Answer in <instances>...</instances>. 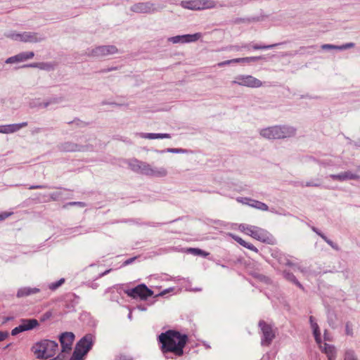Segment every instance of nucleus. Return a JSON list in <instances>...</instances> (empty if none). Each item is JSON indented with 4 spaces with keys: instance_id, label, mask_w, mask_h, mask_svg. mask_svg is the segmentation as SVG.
<instances>
[{
    "instance_id": "15",
    "label": "nucleus",
    "mask_w": 360,
    "mask_h": 360,
    "mask_svg": "<svg viewBox=\"0 0 360 360\" xmlns=\"http://www.w3.org/2000/svg\"><path fill=\"white\" fill-rule=\"evenodd\" d=\"M233 4V2L231 0H221L219 2H215L213 0H198L199 11L214 8L217 5L220 6H229Z\"/></svg>"
},
{
    "instance_id": "12",
    "label": "nucleus",
    "mask_w": 360,
    "mask_h": 360,
    "mask_svg": "<svg viewBox=\"0 0 360 360\" xmlns=\"http://www.w3.org/2000/svg\"><path fill=\"white\" fill-rule=\"evenodd\" d=\"M127 294L133 298L139 297L141 300H146L153 295V291L142 284L129 290Z\"/></svg>"
},
{
    "instance_id": "36",
    "label": "nucleus",
    "mask_w": 360,
    "mask_h": 360,
    "mask_svg": "<svg viewBox=\"0 0 360 360\" xmlns=\"http://www.w3.org/2000/svg\"><path fill=\"white\" fill-rule=\"evenodd\" d=\"M321 238L334 250H339L340 248L338 245L333 243L332 240L328 239L325 235H321Z\"/></svg>"
},
{
    "instance_id": "37",
    "label": "nucleus",
    "mask_w": 360,
    "mask_h": 360,
    "mask_svg": "<svg viewBox=\"0 0 360 360\" xmlns=\"http://www.w3.org/2000/svg\"><path fill=\"white\" fill-rule=\"evenodd\" d=\"M345 334L349 336H353V326L352 324L349 322L346 323L345 324Z\"/></svg>"
},
{
    "instance_id": "9",
    "label": "nucleus",
    "mask_w": 360,
    "mask_h": 360,
    "mask_svg": "<svg viewBox=\"0 0 360 360\" xmlns=\"http://www.w3.org/2000/svg\"><path fill=\"white\" fill-rule=\"evenodd\" d=\"M249 236L257 240L268 244H274L275 242L273 236L267 231L255 226H252Z\"/></svg>"
},
{
    "instance_id": "58",
    "label": "nucleus",
    "mask_w": 360,
    "mask_h": 360,
    "mask_svg": "<svg viewBox=\"0 0 360 360\" xmlns=\"http://www.w3.org/2000/svg\"><path fill=\"white\" fill-rule=\"evenodd\" d=\"M252 202L258 203V202H259V201H258V200H252Z\"/></svg>"
},
{
    "instance_id": "17",
    "label": "nucleus",
    "mask_w": 360,
    "mask_h": 360,
    "mask_svg": "<svg viewBox=\"0 0 360 360\" xmlns=\"http://www.w3.org/2000/svg\"><path fill=\"white\" fill-rule=\"evenodd\" d=\"M131 10L136 13H148L158 11L159 9L150 2H144L134 4Z\"/></svg>"
},
{
    "instance_id": "29",
    "label": "nucleus",
    "mask_w": 360,
    "mask_h": 360,
    "mask_svg": "<svg viewBox=\"0 0 360 360\" xmlns=\"http://www.w3.org/2000/svg\"><path fill=\"white\" fill-rule=\"evenodd\" d=\"M283 276L288 281L295 283L300 288L303 289L302 285L297 280L292 273L284 271Z\"/></svg>"
},
{
    "instance_id": "34",
    "label": "nucleus",
    "mask_w": 360,
    "mask_h": 360,
    "mask_svg": "<svg viewBox=\"0 0 360 360\" xmlns=\"http://www.w3.org/2000/svg\"><path fill=\"white\" fill-rule=\"evenodd\" d=\"M345 360H358L354 350L347 349L345 353Z\"/></svg>"
},
{
    "instance_id": "27",
    "label": "nucleus",
    "mask_w": 360,
    "mask_h": 360,
    "mask_svg": "<svg viewBox=\"0 0 360 360\" xmlns=\"http://www.w3.org/2000/svg\"><path fill=\"white\" fill-rule=\"evenodd\" d=\"M232 236V238L236 241L238 242L240 245H241L242 246L250 250H252L255 252H258V250L256 247H255L251 243H247L246 241H245L244 240H243L241 238H240L239 236H235V235H233L231 234V235Z\"/></svg>"
},
{
    "instance_id": "8",
    "label": "nucleus",
    "mask_w": 360,
    "mask_h": 360,
    "mask_svg": "<svg viewBox=\"0 0 360 360\" xmlns=\"http://www.w3.org/2000/svg\"><path fill=\"white\" fill-rule=\"evenodd\" d=\"M259 326L262 332L261 344L262 346H269L276 336V333L272 326L264 321L259 322Z\"/></svg>"
},
{
    "instance_id": "38",
    "label": "nucleus",
    "mask_w": 360,
    "mask_h": 360,
    "mask_svg": "<svg viewBox=\"0 0 360 360\" xmlns=\"http://www.w3.org/2000/svg\"><path fill=\"white\" fill-rule=\"evenodd\" d=\"M63 149L67 151L79 150V149L77 148V145H74V144L68 143L65 144Z\"/></svg>"
},
{
    "instance_id": "41",
    "label": "nucleus",
    "mask_w": 360,
    "mask_h": 360,
    "mask_svg": "<svg viewBox=\"0 0 360 360\" xmlns=\"http://www.w3.org/2000/svg\"><path fill=\"white\" fill-rule=\"evenodd\" d=\"M354 46V43H347L341 46H339L338 50H345L347 49H350Z\"/></svg>"
},
{
    "instance_id": "19",
    "label": "nucleus",
    "mask_w": 360,
    "mask_h": 360,
    "mask_svg": "<svg viewBox=\"0 0 360 360\" xmlns=\"http://www.w3.org/2000/svg\"><path fill=\"white\" fill-rule=\"evenodd\" d=\"M27 126V122H22L19 124H11L6 125H0L1 134H12L19 131L20 129Z\"/></svg>"
},
{
    "instance_id": "40",
    "label": "nucleus",
    "mask_w": 360,
    "mask_h": 360,
    "mask_svg": "<svg viewBox=\"0 0 360 360\" xmlns=\"http://www.w3.org/2000/svg\"><path fill=\"white\" fill-rule=\"evenodd\" d=\"M27 67H32V68H39L41 69H48L49 65L46 63H32L29 65H27Z\"/></svg>"
},
{
    "instance_id": "14",
    "label": "nucleus",
    "mask_w": 360,
    "mask_h": 360,
    "mask_svg": "<svg viewBox=\"0 0 360 360\" xmlns=\"http://www.w3.org/2000/svg\"><path fill=\"white\" fill-rule=\"evenodd\" d=\"M117 51L115 46H100L93 49L89 54L94 57H104L115 54Z\"/></svg>"
},
{
    "instance_id": "11",
    "label": "nucleus",
    "mask_w": 360,
    "mask_h": 360,
    "mask_svg": "<svg viewBox=\"0 0 360 360\" xmlns=\"http://www.w3.org/2000/svg\"><path fill=\"white\" fill-rule=\"evenodd\" d=\"M75 340V335L72 332H65L59 336L61 345V352L65 354H69L72 350V346Z\"/></svg>"
},
{
    "instance_id": "56",
    "label": "nucleus",
    "mask_w": 360,
    "mask_h": 360,
    "mask_svg": "<svg viewBox=\"0 0 360 360\" xmlns=\"http://www.w3.org/2000/svg\"><path fill=\"white\" fill-rule=\"evenodd\" d=\"M241 48L249 49V46L248 44H245V45L243 46Z\"/></svg>"
},
{
    "instance_id": "59",
    "label": "nucleus",
    "mask_w": 360,
    "mask_h": 360,
    "mask_svg": "<svg viewBox=\"0 0 360 360\" xmlns=\"http://www.w3.org/2000/svg\"><path fill=\"white\" fill-rule=\"evenodd\" d=\"M139 308L140 309H141V310H145V309H144L143 307H141H141H139Z\"/></svg>"
},
{
    "instance_id": "1",
    "label": "nucleus",
    "mask_w": 360,
    "mask_h": 360,
    "mask_svg": "<svg viewBox=\"0 0 360 360\" xmlns=\"http://www.w3.org/2000/svg\"><path fill=\"white\" fill-rule=\"evenodd\" d=\"M161 351L166 358H172L169 354L181 356L187 341V335L175 330H168L159 335Z\"/></svg>"
},
{
    "instance_id": "10",
    "label": "nucleus",
    "mask_w": 360,
    "mask_h": 360,
    "mask_svg": "<svg viewBox=\"0 0 360 360\" xmlns=\"http://www.w3.org/2000/svg\"><path fill=\"white\" fill-rule=\"evenodd\" d=\"M39 326V321L35 319H22L20 324L11 330V335L15 336L18 334L31 330Z\"/></svg>"
},
{
    "instance_id": "48",
    "label": "nucleus",
    "mask_w": 360,
    "mask_h": 360,
    "mask_svg": "<svg viewBox=\"0 0 360 360\" xmlns=\"http://www.w3.org/2000/svg\"><path fill=\"white\" fill-rule=\"evenodd\" d=\"M134 259H135V257H133V258H130V259H127V260L124 262V265H129V264H131Z\"/></svg>"
},
{
    "instance_id": "4",
    "label": "nucleus",
    "mask_w": 360,
    "mask_h": 360,
    "mask_svg": "<svg viewBox=\"0 0 360 360\" xmlns=\"http://www.w3.org/2000/svg\"><path fill=\"white\" fill-rule=\"evenodd\" d=\"M295 134V129L289 126H274L262 129L260 135L266 139H285Z\"/></svg>"
},
{
    "instance_id": "31",
    "label": "nucleus",
    "mask_w": 360,
    "mask_h": 360,
    "mask_svg": "<svg viewBox=\"0 0 360 360\" xmlns=\"http://www.w3.org/2000/svg\"><path fill=\"white\" fill-rule=\"evenodd\" d=\"M301 185L307 187H319L321 185V180L319 178H316L309 181H302Z\"/></svg>"
},
{
    "instance_id": "26",
    "label": "nucleus",
    "mask_w": 360,
    "mask_h": 360,
    "mask_svg": "<svg viewBox=\"0 0 360 360\" xmlns=\"http://www.w3.org/2000/svg\"><path fill=\"white\" fill-rule=\"evenodd\" d=\"M278 262L281 263V264H283L284 265H286V266H290L292 267V269L296 271L297 270V271H300V272L304 274L305 271L304 270L303 268L300 267L299 265L297 264H293L288 259H287L286 257H285L284 256L283 257H281L279 259H278Z\"/></svg>"
},
{
    "instance_id": "23",
    "label": "nucleus",
    "mask_w": 360,
    "mask_h": 360,
    "mask_svg": "<svg viewBox=\"0 0 360 360\" xmlns=\"http://www.w3.org/2000/svg\"><path fill=\"white\" fill-rule=\"evenodd\" d=\"M309 323L316 343L321 344V339L320 329L319 325L315 321L314 316H311L309 317Z\"/></svg>"
},
{
    "instance_id": "51",
    "label": "nucleus",
    "mask_w": 360,
    "mask_h": 360,
    "mask_svg": "<svg viewBox=\"0 0 360 360\" xmlns=\"http://www.w3.org/2000/svg\"><path fill=\"white\" fill-rule=\"evenodd\" d=\"M43 186H31L30 188V189H34V188H42Z\"/></svg>"
},
{
    "instance_id": "2",
    "label": "nucleus",
    "mask_w": 360,
    "mask_h": 360,
    "mask_svg": "<svg viewBox=\"0 0 360 360\" xmlns=\"http://www.w3.org/2000/svg\"><path fill=\"white\" fill-rule=\"evenodd\" d=\"M128 165L132 171L149 177L163 178L168 174V171L165 167L153 166L137 159L129 160Z\"/></svg>"
},
{
    "instance_id": "52",
    "label": "nucleus",
    "mask_w": 360,
    "mask_h": 360,
    "mask_svg": "<svg viewBox=\"0 0 360 360\" xmlns=\"http://www.w3.org/2000/svg\"><path fill=\"white\" fill-rule=\"evenodd\" d=\"M128 318L131 320L132 319V314H131V312L130 311L128 314Z\"/></svg>"
},
{
    "instance_id": "35",
    "label": "nucleus",
    "mask_w": 360,
    "mask_h": 360,
    "mask_svg": "<svg viewBox=\"0 0 360 360\" xmlns=\"http://www.w3.org/2000/svg\"><path fill=\"white\" fill-rule=\"evenodd\" d=\"M252 227V226H250V225L240 224L238 229L240 231H242L249 236Z\"/></svg>"
},
{
    "instance_id": "32",
    "label": "nucleus",
    "mask_w": 360,
    "mask_h": 360,
    "mask_svg": "<svg viewBox=\"0 0 360 360\" xmlns=\"http://www.w3.org/2000/svg\"><path fill=\"white\" fill-rule=\"evenodd\" d=\"M155 152L159 153H187V150L183 148H167L162 150H156Z\"/></svg>"
},
{
    "instance_id": "22",
    "label": "nucleus",
    "mask_w": 360,
    "mask_h": 360,
    "mask_svg": "<svg viewBox=\"0 0 360 360\" xmlns=\"http://www.w3.org/2000/svg\"><path fill=\"white\" fill-rule=\"evenodd\" d=\"M39 292L40 289L38 288L22 287L18 289L16 296L18 298H20L38 293Z\"/></svg>"
},
{
    "instance_id": "45",
    "label": "nucleus",
    "mask_w": 360,
    "mask_h": 360,
    "mask_svg": "<svg viewBox=\"0 0 360 360\" xmlns=\"http://www.w3.org/2000/svg\"><path fill=\"white\" fill-rule=\"evenodd\" d=\"M66 357V354L63 353V352H60V354H58V355L53 359H51L49 360H64Z\"/></svg>"
},
{
    "instance_id": "20",
    "label": "nucleus",
    "mask_w": 360,
    "mask_h": 360,
    "mask_svg": "<svg viewBox=\"0 0 360 360\" xmlns=\"http://www.w3.org/2000/svg\"><path fill=\"white\" fill-rule=\"evenodd\" d=\"M319 345V347L321 349L323 352H324L328 358V360H335L336 359V355H337V350L336 348L331 345L324 343L322 345Z\"/></svg>"
},
{
    "instance_id": "18",
    "label": "nucleus",
    "mask_w": 360,
    "mask_h": 360,
    "mask_svg": "<svg viewBox=\"0 0 360 360\" xmlns=\"http://www.w3.org/2000/svg\"><path fill=\"white\" fill-rule=\"evenodd\" d=\"M34 53L32 51L29 52H22L19 54H17L14 56H11L6 59V63L11 64L15 63H20L29 59H31L34 57Z\"/></svg>"
},
{
    "instance_id": "54",
    "label": "nucleus",
    "mask_w": 360,
    "mask_h": 360,
    "mask_svg": "<svg viewBox=\"0 0 360 360\" xmlns=\"http://www.w3.org/2000/svg\"><path fill=\"white\" fill-rule=\"evenodd\" d=\"M324 339H325L326 340H329V339H328V335H326V332H325V333H324Z\"/></svg>"
},
{
    "instance_id": "43",
    "label": "nucleus",
    "mask_w": 360,
    "mask_h": 360,
    "mask_svg": "<svg viewBox=\"0 0 360 360\" xmlns=\"http://www.w3.org/2000/svg\"><path fill=\"white\" fill-rule=\"evenodd\" d=\"M12 214V212H4L0 213V221H3Z\"/></svg>"
},
{
    "instance_id": "21",
    "label": "nucleus",
    "mask_w": 360,
    "mask_h": 360,
    "mask_svg": "<svg viewBox=\"0 0 360 360\" xmlns=\"http://www.w3.org/2000/svg\"><path fill=\"white\" fill-rule=\"evenodd\" d=\"M136 136L147 139H170L171 135L167 133H137Z\"/></svg>"
},
{
    "instance_id": "47",
    "label": "nucleus",
    "mask_w": 360,
    "mask_h": 360,
    "mask_svg": "<svg viewBox=\"0 0 360 360\" xmlns=\"http://www.w3.org/2000/svg\"><path fill=\"white\" fill-rule=\"evenodd\" d=\"M115 360H131V359L128 358L125 356H120L116 357Z\"/></svg>"
},
{
    "instance_id": "49",
    "label": "nucleus",
    "mask_w": 360,
    "mask_h": 360,
    "mask_svg": "<svg viewBox=\"0 0 360 360\" xmlns=\"http://www.w3.org/2000/svg\"><path fill=\"white\" fill-rule=\"evenodd\" d=\"M311 229L313 231H314L316 234H318L319 236L321 237V235H323L322 233H321L319 229H317L315 227H311Z\"/></svg>"
},
{
    "instance_id": "53",
    "label": "nucleus",
    "mask_w": 360,
    "mask_h": 360,
    "mask_svg": "<svg viewBox=\"0 0 360 360\" xmlns=\"http://www.w3.org/2000/svg\"><path fill=\"white\" fill-rule=\"evenodd\" d=\"M97 286H98V285H97L96 283H95V284H92V285H91V288H94V289H95V288H97Z\"/></svg>"
},
{
    "instance_id": "55",
    "label": "nucleus",
    "mask_w": 360,
    "mask_h": 360,
    "mask_svg": "<svg viewBox=\"0 0 360 360\" xmlns=\"http://www.w3.org/2000/svg\"><path fill=\"white\" fill-rule=\"evenodd\" d=\"M167 292H169V290H164L160 293V295H165Z\"/></svg>"
},
{
    "instance_id": "7",
    "label": "nucleus",
    "mask_w": 360,
    "mask_h": 360,
    "mask_svg": "<svg viewBox=\"0 0 360 360\" xmlns=\"http://www.w3.org/2000/svg\"><path fill=\"white\" fill-rule=\"evenodd\" d=\"M232 84L247 86L250 88H258L262 86V82L252 75H239L234 77Z\"/></svg>"
},
{
    "instance_id": "5",
    "label": "nucleus",
    "mask_w": 360,
    "mask_h": 360,
    "mask_svg": "<svg viewBox=\"0 0 360 360\" xmlns=\"http://www.w3.org/2000/svg\"><path fill=\"white\" fill-rule=\"evenodd\" d=\"M93 343V336L91 334L86 335L77 343L70 360H82L91 349Z\"/></svg>"
},
{
    "instance_id": "30",
    "label": "nucleus",
    "mask_w": 360,
    "mask_h": 360,
    "mask_svg": "<svg viewBox=\"0 0 360 360\" xmlns=\"http://www.w3.org/2000/svg\"><path fill=\"white\" fill-rule=\"evenodd\" d=\"M262 56H252V57H245V58H234V63H252L256 62L260 59H262Z\"/></svg>"
},
{
    "instance_id": "6",
    "label": "nucleus",
    "mask_w": 360,
    "mask_h": 360,
    "mask_svg": "<svg viewBox=\"0 0 360 360\" xmlns=\"http://www.w3.org/2000/svg\"><path fill=\"white\" fill-rule=\"evenodd\" d=\"M6 36L12 40L22 42L36 43L42 40V37L38 33L32 32H9Z\"/></svg>"
},
{
    "instance_id": "3",
    "label": "nucleus",
    "mask_w": 360,
    "mask_h": 360,
    "mask_svg": "<svg viewBox=\"0 0 360 360\" xmlns=\"http://www.w3.org/2000/svg\"><path fill=\"white\" fill-rule=\"evenodd\" d=\"M32 350L37 359H47L56 354L58 345L56 341L45 339L35 343Z\"/></svg>"
},
{
    "instance_id": "50",
    "label": "nucleus",
    "mask_w": 360,
    "mask_h": 360,
    "mask_svg": "<svg viewBox=\"0 0 360 360\" xmlns=\"http://www.w3.org/2000/svg\"><path fill=\"white\" fill-rule=\"evenodd\" d=\"M110 271H111V269H108V270H106L104 272L100 274L98 276V278H101V277H103V276L107 275L109 272H110Z\"/></svg>"
},
{
    "instance_id": "42",
    "label": "nucleus",
    "mask_w": 360,
    "mask_h": 360,
    "mask_svg": "<svg viewBox=\"0 0 360 360\" xmlns=\"http://www.w3.org/2000/svg\"><path fill=\"white\" fill-rule=\"evenodd\" d=\"M339 46L333 45V44H323L321 46L323 49H336L338 50Z\"/></svg>"
},
{
    "instance_id": "25",
    "label": "nucleus",
    "mask_w": 360,
    "mask_h": 360,
    "mask_svg": "<svg viewBox=\"0 0 360 360\" xmlns=\"http://www.w3.org/2000/svg\"><path fill=\"white\" fill-rule=\"evenodd\" d=\"M252 207L260 210L262 211H269L272 213L278 214H284L280 210H277L272 207H269L267 204H249Z\"/></svg>"
},
{
    "instance_id": "46",
    "label": "nucleus",
    "mask_w": 360,
    "mask_h": 360,
    "mask_svg": "<svg viewBox=\"0 0 360 360\" xmlns=\"http://www.w3.org/2000/svg\"><path fill=\"white\" fill-rule=\"evenodd\" d=\"M8 335L7 332L0 331V342L4 340Z\"/></svg>"
},
{
    "instance_id": "57",
    "label": "nucleus",
    "mask_w": 360,
    "mask_h": 360,
    "mask_svg": "<svg viewBox=\"0 0 360 360\" xmlns=\"http://www.w3.org/2000/svg\"><path fill=\"white\" fill-rule=\"evenodd\" d=\"M240 49H241V48H240V47H239V46H236V50L239 51V50H240Z\"/></svg>"
},
{
    "instance_id": "44",
    "label": "nucleus",
    "mask_w": 360,
    "mask_h": 360,
    "mask_svg": "<svg viewBox=\"0 0 360 360\" xmlns=\"http://www.w3.org/2000/svg\"><path fill=\"white\" fill-rule=\"evenodd\" d=\"M231 63H234V59L228 60H225V61L219 63H218V66L219 67H222V66H224V65H229V64H231Z\"/></svg>"
},
{
    "instance_id": "24",
    "label": "nucleus",
    "mask_w": 360,
    "mask_h": 360,
    "mask_svg": "<svg viewBox=\"0 0 360 360\" xmlns=\"http://www.w3.org/2000/svg\"><path fill=\"white\" fill-rule=\"evenodd\" d=\"M180 6L186 9L192 11H199L198 0L181 1Z\"/></svg>"
},
{
    "instance_id": "13",
    "label": "nucleus",
    "mask_w": 360,
    "mask_h": 360,
    "mask_svg": "<svg viewBox=\"0 0 360 360\" xmlns=\"http://www.w3.org/2000/svg\"><path fill=\"white\" fill-rule=\"evenodd\" d=\"M201 37L202 34L198 32L193 34H184L168 38L167 41L173 44H185L195 42L200 39Z\"/></svg>"
},
{
    "instance_id": "39",
    "label": "nucleus",
    "mask_w": 360,
    "mask_h": 360,
    "mask_svg": "<svg viewBox=\"0 0 360 360\" xmlns=\"http://www.w3.org/2000/svg\"><path fill=\"white\" fill-rule=\"evenodd\" d=\"M278 44H271V45H253L252 46V48L255 50H257V49H271V48H274L275 46H276Z\"/></svg>"
},
{
    "instance_id": "33",
    "label": "nucleus",
    "mask_w": 360,
    "mask_h": 360,
    "mask_svg": "<svg viewBox=\"0 0 360 360\" xmlns=\"http://www.w3.org/2000/svg\"><path fill=\"white\" fill-rule=\"evenodd\" d=\"M65 283V278H62L56 282L51 283L48 285L49 289L52 291L57 290Z\"/></svg>"
},
{
    "instance_id": "28",
    "label": "nucleus",
    "mask_w": 360,
    "mask_h": 360,
    "mask_svg": "<svg viewBox=\"0 0 360 360\" xmlns=\"http://www.w3.org/2000/svg\"><path fill=\"white\" fill-rule=\"evenodd\" d=\"M187 253L195 255V256H201L203 257H206L210 255L209 252H205L201 249L199 248H188L186 251Z\"/></svg>"
},
{
    "instance_id": "16",
    "label": "nucleus",
    "mask_w": 360,
    "mask_h": 360,
    "mask_svg": "<svg viewBox=\"0 0 360 360\" xmlns=\"http://www.w3.org/2000/svg\"><path fill=\"white\" fill-rule=\"evenodd\" d=\"M359 178L360 176L359 174L354 173L350 170L342 172L338 174H330L327 176V179L340 182L349 180H357Z\"/></svg>"
}]
</instances>
